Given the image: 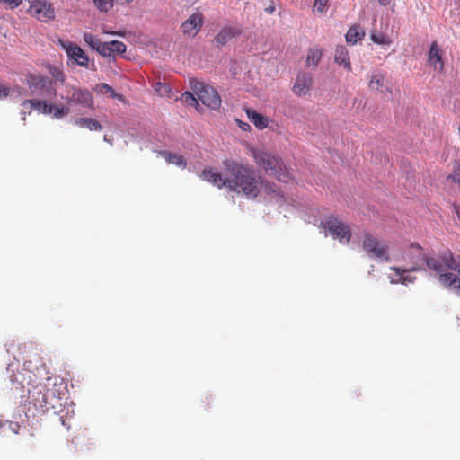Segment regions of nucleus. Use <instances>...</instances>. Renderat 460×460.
I'll use <instances>...</instances> for the list:
<instances>
[{"instance_id": "obj_1", "label": "nucleus", "mask_w": 460, "mask_h": 460, "mask_svg": "<svg viewBox=\"0 0 460 460\" xmlns=\"http://www.w3.org/2000/svg\"><path fill=\"white\" fill-rule=\"evenodd\" d=\"M223 166L226 174L227 189L247 199H254L260 194V177L251 165L234 159H225Z\"/></svg>"}, {"instance_id": "obj_2", "label": "nucleus", "mask_w": 460, "mask_h": 460, "mask_svg": "<svg viewBox=\"0 0 460 460\" xmlns=\"http://www.w3.org/2000/svg\"><path fill=\"white\" fill-rule=\"evenodd\" d=\"M249 155L253 158L259 168L270 176H274L279 181L288 182L291 180L290 172L280 157L255 147L249 148Z\"/></svg>"}, {"instance_id": "obj_3", "label": "nucleus", "mask_w": 460, "mask_h": 460, "mask_svg": "<svg viewBox=\"0 0 460 460\" xmlns=\"http://www.w3.org/2000/svg\"><path fill=\"white\" fill-rule=\"evenodd\" d=\"M60 97L68 106L80 105L86 108L93 107V97L86 88L65 84L60 93Z\"/></svg>"}, {"instance_id": "obj_4", "label": "nucleus", "mask_w": 460, "mask_h": 460, "mask_svg": "<svg viewBox=\"0 0 460 460\" xmlns=\"http://www.w3.org/2000/svg\"><path fill=\"white\" fill-rule=\"evenodd\" d=\"M362 247L370 258L390 261L387 243L372 234L367 233L364 235Z\"/></svg>"}, {"instance_id": "obj_5", "label": "nucleus", "mask_w": 460, "mask_h": 460, "mask_svg": "<svg viewBox=\"0 0 460 460\" xmlns=\"http://www.w3.org/2000/svg\"><path fill=\"white\" fill-rule=\"evenodd\" d=\"M198 99L208 108L217 111L221 107V97L212 86L196 82L192 86Z\"/></svg>"}, {"instance_id": "obj_6", "label": "nucleus", "mask_w": 460, "mask_h": 460, "mask_svg": "<svg viewBox=\"0 0 460 460\" xmlns=\"http://www.w3.org/2000/svg\"><path fill=\"white\" fill-rule=\"evenodd\" d=\"M428 268L436 272H444L448 270L457 271L460 275V256H454L450 251H446L438 258L427 261Z\"/></svg>"}, {"instance_id": "obj_7", "label": "nucleus", "mask_w": 460, "mask_h": 460, "mask_svg": "<svg viewBox=\"0 0 460 460\" xmlns=\"http://www.w3.org/2000/svg\"><path fill=\"white\" fill-rule=\"evenodd\" d=\"M323 227L341 243L348 244L351 238L350 227L336 217H330L322 222Z\"/></svg>"}, {"instance_id": "obj_8", "label": "nucleus", "mask_w": 460, "mask_h": 460, "mask_svg": "<svg viewBox=\"0 0 460 460\" xmlns=\"http://www.w3.org/2000/svg\"><path fill=\"white\" fill-rule=\"evenodd\" d=\"M26 81L32 93L56 94L53 81L45 75L29 74L26 76Z\"/></svg>"}, {"instance_id": "obj_9", "label": "nucleus", "mask_w": 460, "mask_h": 460, "mask_svg": "<svg viewBox=\"0 0 460 460\" xmlns=\"http://www.w3.org/2000/svg\"><path fill=\"white\" fill-rule=\"evenodd\" d=\"M28 12L31 16L43 22H47L55 18L53 4L46 0H32Z\"/></svg>"}, {"instance_id": "obj_10", "label": "nucleus", "mask_w": 460, "mask_h": 460, "mask_svg": "<svg viewBox=\"0 0 460 460\" xmlns=\"http://www.w3.org/2000/svg\"><path fill=\"white\" fill-rule=\"evenodd\" d=\"M36 407L48 411L55 408L54 402L57 400L54 394L43 385H37L32 392L29 391Z\"/></svg>"}, {"instance_id": "obj_11", "label": "nucleus", "mask_w": 460, "mask_h": 460, "mask_svg": "<svg viewBox=\"0 0 460 460\" xmlns=\"http://www.w3.org/2000/svg\"><path fill=\"white\" fill-rule=\"evenodd\" d=\"M59 43L70 59L82 67H88L89 57L81 47L70 41L59 40Z\"/></svg>"}, {"instance_id": "obj_12", "label": "nucleus", "mask_w": 460, "mask_h": 460, "mask_svg": "<svg viewBox=\"0 0 460 460\" xmlns=\"http://www.w3.org/2000/svg\"><path fill=\"white\" fill-rule=\"evenodd\" d=\"M204 23V15L196 12L182 22L181 29L184 35L194 38L200 31Z\"/></svg>"}, {"instance_id": "obj_13", "label": "nucleus", "mask_w": 460, "mask_h": 460, "mask_svg": "<svg viewBox=\"0 0 460 460\" xmlns=\"http://www.w3.org/2000/svg\"><path fill=\"white\" fill-rule=\"evenodd\" d=\"M242 34V29L236 25H226L214 37L213 42L217 48H222L227 44L232 39Z\"/></svg>"}, {"instance_id": "obj_14", "label": "nucleus", "mask_w": 460, "mask_h": 460, "mask_svg": "<svg viewBox=\"0 0 460 460\" xmlns=\"http://www.w3.org/2000/svg\"><path fill=\"white\" fill-rule=\"evenodd\" d=\"M313 86V75L309 73L301 72L297 75L293 85V93L297 96L306 95Z\"/></svg>"}, {"instance_id": "obj_15", "label": "nucleus", "mask_w": 460, "mask_h": 460, "mask_svg": "<svg viewBox=\"0 0 460 460\" xmlns=\"http://www.w3.org/2000/svg\"><path fill=\"white\" fill-rule=\"evenodd\" d=\"M408 255L410 256V260L412 263V266L411 267V270H420V263L422 261L426 262L429 259H431L432 257H426L423 253V249L421 246L418 243H412L409 246ZM442 254L438 255L437 258L440 257Z\"/></svg>"}, {"instance_id": "obj_16", "label": "nucleus", "mask_w": 460, "mask_h": 460, "mask_svg": "<svg viewBox=\"0 0 460 460\" xmlns=\"http://www.w3.org/2000/svg\"><path fill=\"white\" fill-rule=\"evenodd\" d=\"M368 88L372 92L380 93H391L392 88L387 86L385 75L381 72L373 73L368 82Z\"/></svg>"}, {"instance_id": "obj_17", "label": "nucleus", "mask_w": 460, "mask_h": 460, "mask_svg": "<svg viewBox=\"0 0 460 460\" xmlns=\"http://www.w3.org/2000/svg\"><path fill=\"white\" fill-rule=\"evenodd\" d=\"M428 63L434 68V70L442 71L444 68L442 51L437 41H433L430 45L428 55Z\"/></svg>"}, {"instance_id": "obj_18", "label": "nucleus", "mask_w": 460, "mask_h": 460, "mask_svg": "<svg viewBox=\"0 0 460 460\" xmlns=\"http://www.w3.org/2000/svg\"><path fill=\"white\" fill-rule=\"evenodd\" d=\"M201 178L204 181L214 184L219 189H221L223 186L227 188L226 176L224 178L222 173L217 169H204L201 172Z\"/></svg>"}, {"instance_id": "obj_19", "label": "nucleus", "mask_w": 460, "mask_h": 460, "mask_svg": "<svg viewBox=\"0 0 460 460\" xmlns=\"http://www.w3.org/2000/svg\"><path fill=\"white\" fill-rule=\"evenodd\" d=\"M22 107L24 109H36L40 112L47 115H50L53 112V104L48 103L45 101L32 99V100H25L22 102Z\"/></svg>"}, {"instance_id": "obj_20", "label": "nucleus", "mask_w": 460, "mask_h": 460, "mask_svg": "<svg viewBox=\"0 0 460 460\" xmlns=\"http://www.w3.org/2000/svg\"><path fill=\"white\" fill-rule=\"evenodd\" d=\"M334 60L337 64L342 65L348 71H351L350 58L346 47L342 45L336 47Z\"/></svg>"}, {"instance_id": "obj_21", "label": "nucleus", "mask_w": 460, "mask_h": 460, "mask_svg": "<svg viewBox=\"0 0 460 460\" xmlns=\"http://www.w3.org/2000/svg\"><path fill=\"white\" fill-rule=\"evenodd\" d=\"M366 33L360 25H352L346 33V41L351 45H355L358 41L362 40Z\"/></svg>"}, {"instance_id": "obj_22", "label": "nucleus", "mask_w": 460, "mask_h": 460, "mask_svg": "<svg viewBox=\"0 0 460 460\" xmlns=\"http://www.w3.org/2000/svg\"><path fill=\"white\" fill-rule=\"evenodd\" d=\"M246 114L250 121L253 123L257 128L261 130L268 127L269 119L262 114L258 113L252 109H246Z\"/></svg>"}, {"instance_id": "obj_23", "label": "nucleus", "mask_w": 460, "mask_h": 460, "mask_svg": "<svg viewBox=\"0 0 460 460\" xmlns=\"http://www.w3.org/2000/svg\"><path fill=\"white\" fill-rule=\"evenodd\" d=\"M260 193L262 191L268 196L283 198V195L275 183H271L262 177H260Z\"/></svg>"}, {"instance_id": "obj_24", "label": "nucleus", "mask_w": 460, "mask_h": 460, "mask_svg": "<svg viewBox=\"0 0 460 460\" xmlns=\"http://www.w3.org/2000/svg\"><path fill=\"white\" fill-rule=\"evenodd\" d=\"M439 281L446 287L452 288L460 293V279L453 273L438 272Z\"/></svg>"}, {"instance_id": "obj_25", "label": "nucleus", "mask_w": 460, "mask_h": 460, "mask_svg": "<svg viewBox=\"0 0 460 460\" xmlns=\"http://www.w3.org/2000/svg\"><path fill=\"white\" fill-rule=\"evenodd\" d=\"M323 49L319 47H313L308 49L305 65L308 67H316L322 59Z\"/></svg>"}, {"instance_id": "obj_26", "label": "nucleus", "mask_w": 460, "mask_h": 460, "mask_svg": "<svg viewBox=\"0 0 460 460\" xmlns=\"http://www.w3.org/2000/svg\"><path fill=\"white\" fill-rule=\"evenodd\" d=\"M391 270L395 273V278L391 279L392 283H402L405 285L408 283H412L415 279V277L405 275V273L411 271V269L405 270L399 267H392Z\"/></svg>"}, {"instance_id": "obj_27", "label": "nucleus", "mask_w": 460, "mask_h": 460, "mask_svg": "<svg viewBox=\"0 0 460 460\" xmlns=\"http://www.w3.org/2000/svg\"><path fill=\"white\" fill-rule=\"evenodd\" d=\"M75 124L80 128H87L90 130L100 131L102 129L101 123L92 118L77 119Z\"/></svg>"}, {"instance_id": "obj_28", "label": "nucleus", "mask_w": 460, "mask_h": 460, "mask_svg": "<svg viewBox=\"0 0 460 460\" xmlns=\"http://www.w3.org/2000/svg\"><path fill=\"white\" fill-rule=\"evenodd\" d=\"M163 156L169 164H176L177 166L185 167L187 165L183 156L171 152L164 151L162 153Z\"/></svg>"}, {"instance_id": "obj_29", "label": "nucleus", "mask_w": 460, "mask_h": 460, "mask_svg": "<svg viewBox=\"0 0 460 460\" xmlns=\"http://www.w3.org/2000/svg\"><path fill=\"white\" fill-rule=\"evenodd\" d=\"M94 6L102 13L109 12L116 4L115 0H93Z\"/></svg>"}, {"instance_id": "obj_30", "label": "nucleus", "mask_w": 460, "mask_h": 460, "mask_svg": "<svg viewBox=\"0 0 460 460\" xmlns=\"http://www.w3.org/2000/svg\"><path fill=\"white\" fill-rule=\"evenodd\" d=\"M371 40L373 42L382 46H389L392 43L391 39L386 34L381 32H372Z\"/></svg>"}, {"instance_id": "obj_31", "label": "nucleus", "mask_w": 460, "mask_h": 460, "mask_svg": "<svg viewBox=\"0 0 460 460\" xmlns=\"http://www.w3.org/2000/svg\"><path fill=\"white\" fill-rule=\"evenodd\" d=\"M198 100L192 93L190 92H185L181 94V101L185 103L186 105L188 106H190V107H195L198 111H199V108L200 107L199 102H198Z\"/></svg>"}, {"instance_id": "obj_32", "label": "nucleus", "mask_w": 460, "mask_h": 460, "mask_svg": "<svg viewBox=\"0 0 460 460\" xmlns=\"http://www.w3.org/2000/svg\"><path fill=\"white\" fill-rule=\"evenodd\" d=\"M83 38H84V42L90 48H92L93 49H94L96 51L98 50L101 44L102 43L96 36H94L91 33H88V32L84 33Z\"/></svg>"}, {"instance_id": "obj_33", "label": "nucleus", "mask_w": 460, "mask_h": 460, "mask_svg": "<svg viewBox=\"0 0 460 460\" xmlns=\"http://www.w3.org/2000/svg\"><path fill=\"white\" fill-rule=\"evenodd\" d=\"M96 89L98 93L104 94V93H110L112 98H117L119 100L122 99V96L119 94H117L113 88L110 86L108 84L102 83L96 85Z\"/></svg>"}, {"instance_id": "obj_34", "label": "nucleus", "mask_w": 460, "mask_h": 460, "mask_svg": "<svg viewBox=\"0 0 460 460\" xmlns=\"http://www.w3.org/2000/svg\"><path fill=\"white\" fill-rule=\"evenodd\" d=\"M25 376H26V373H23V372H17V373H14L13 374L10 378H11V382L16 385V389L18 388H24L25 386V381H26V378H25Z\"/></svg>"}, {"instance_id": "obj_35", "label": "nucleus", "mask_w": 460, "mask_h": 460, "mask_svg": "<svg viewBox=\"0 0 460 460\" xmlns=\"http://www.w3.org/2000/svg\"><path fill=\"white\" fill-rule=\"evenodd\" d=\"M70 112V108L68 105H55L53 104V117L55 119H61L66 116Z\"/></svg>"}, {"instance_id": "obj_36", "label": "nucleus", "mask_w": 460, "mask_h": 460, "mask_svg": "<svg viewBox=\"0 0 460 460\" xmlns=\"http://www.w3.org/2000/svg\"><path fill=\"white\" fill-rule=\"evenodd\" d=\"M155 91L162 97H171V88L167 84L157 82L154 85Z\"/></svg>"}, {"instance_id": "obj_37", "label": "nucleus", "mask_w": 460, "mask_h": 460, "mask_svg": "<svg viewBox=\"0 0 460 460\" xmlns=\"http://www.w3.org/2000/svg\"><path fill=\"white\" fill-rule=\"evenodd\" d=\"M109 45H111L113 50V56H115V54H123L126 52L127 47L122 41L111 40L109 42Z\"/></svg>"}, {"instance_id": "obj_38", "label": "nucleus", "mask_w": 460, "mask_h": 460, "mask_svg": "<svg viewBox=\"0 0 460 460\" xmlns=\"http://www.w3.org/2000/svg\"><path fill=\"white\" fill-rule=\"evenodd\" d=\"M97 52L102 57H114L113 50L111 45H109V42H102Z\"/></svg>"}, {"instance_id": "obj_39", "label": "nucleus", "mask_w": 460, "mask_h": 460, "mask_svg": "<svg viewBox=\"0 0 460 460\" xmlns=\"http://www.w3.org/2000/svg\"><path fill=\"white\" fill-rule=\"evenodd\" d=\"M49 73H50L51 76L56 81L62 82V83L65 82V75L60 68H58L57 66H53L49 69Z\"/></svg>"}, {"instance_id": "obj_40", "label": "nucleus", "mask_w": 460, "mask_h": 460, "mask_svg": "<svg viewBox=\"0 0 460 460\" xmlns=\"http://www.w3.org/2000/svg\"><path fill=\"white\" fill-rule=\"evenodd\" d=\"M328 3L329 0H314V8L319 13H323Z\"/></svg>"}, {"instance_id": "obj_41", "label": "nucleus", "mask_w": 460, "mask_h": 460, "mask_svg": "<svg viewBox=\"0 0 460 460\" xmlns=\"http://www.w3.org/2000/svg\"><path fill=\"white\" fill-rule=\"evenodd\" d=\"M1 426L8 425L9 429L14 433L18 434L20 430V424L17 421H9L6 420L5 422L2 423L0 422Z\"/></svg>"}, {"instance_id": "obj_42", "label": "nucleus", "mask_w": 460, "mask_h": 460, "mask_svg": "<svg viewBox=\"0 0 460 460\" xmlns=\"http://www.w3.org/2000/svg\"><path fill=\"white\" fill-rule=\"evenodd\" d=\"M11 9H14L18 7L23 0H2Z\"/></svg>"}, {"instance_id": "obj_43", "label": "nucleus", "mask_w": 460, "mask_h": 460, "mask_svg": "<svg viewBox=\"0 0 460 460\" xmlns=\"http://www.w3.org/2000/svg\"><path fill=\"white\" fill-rule=\"evenodd\" d=\"M10 94V88L6 85L0 84V99L6 98Z\"/></svg>"}, {"instance_id": "obj_44", "label": "nucleus", "mask_w": 460, "mask_h": 460, "mask_svg": "<svg viewBox=\"0 0 460 460\" xmlns=\"http://www.w3.org/2000/svg\"><path fill=\"white\" fill-rule=\"evenodd\" d=\"M237 122L239 124V127L243 129V130H248L250 129V125L248 123H245V122H243L239 119H237Z\"/></svg>"}, {"instance_id": "obj_45", "label": "nucleus", "mask_w": 460, "mask_h": 460, "mask_svg": "<svg viewBox=\"0 0 460 460\" xmlns=\"http://www.w3.org/2000/svg\"><path fill=\"white\" fill-rule=\"evenodd\" d=\"M453 180L457 182V183H460V168L458 169L457 172H455V175L453 177Z\"/></svg>"}, {"instance_id": "obj_46", "label": "nucleus", "mask_w": 460, "mask_h": 460, "mask_svg": "<svg viewBox=\"0 0 460 460\" xmlns=\"http://www.w3.org/2000/svg\"><path fill=\"white\" fill-rule=\"evenodd\" d=\"M133 0H115L116 4H129L131 3Z\"/></svg>"}, {"instance_id": "obj_47", "label": "nucleus", "mask_w": 460, "mask_h": 460, "mask_svg": "<svg viewBox=\"0 0 460 460\" xmlns=\"http://www.w3.org/2000/svg\"><path fill=\"white\" fill-rule=\"evenodd\" d=\"M377 1L381 5H384V6H386V5L390 4V3H391V0H377Z\"/></svg>"}, {"instance_id": "obj_48", "label": "nucleus", "mask_w": 460, "mask_h": 460, "mask_svg": "<svg viewBox=\"0 0 460 460\" xmlns=\"http://www.w3.org/2000/svg\"><path fill=\"white\" fill-rule=\"evenodd\" d=\"M455 212H456L458 219L460 220V207L459 206H455Z\"/></svg>"}, {"instance_id": "obj_49", "label": "nucleus", "mask_w": 460, "mask_h": 460, "mask_svg": "<svg viewBox=\"0 0 460 460\" xmlns=\"http://www.w3.org/2000/svg\"><path fill=\"white\" fill-rule=\"evenodd\" d=\"M274 11H275L274 6H269L266 8V12H268L269 13H272Z\"/></svg>"}, {"instance_id": "obj_50", "label": "nucleus", "mask_w": 460, "mask_h": 460, "mask_svg": "<svg viewBox=\"0 0 460 460\" xmlns=\"http://www.w3.org/2000/svg\"><path fill=\"white\" fill-rule=\"evenodd\" d=\"M104 33H106V34H112V35L117 34L116 32H111V31H104Z\"/></svg>"}]
</instances>
